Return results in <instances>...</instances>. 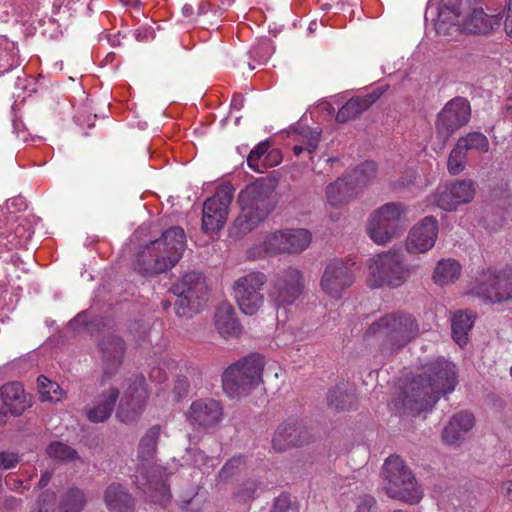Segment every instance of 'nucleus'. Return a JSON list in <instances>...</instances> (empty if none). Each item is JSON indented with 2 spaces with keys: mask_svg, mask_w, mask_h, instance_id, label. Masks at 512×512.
Returning <instances> with one entry per match:
<instances>
[{
  "mask_svg": "<svg viewBox=\"0 0 512 512\" xmlns=\"http://www.w3.org/2000/svg\"><path fill=\"white\" fill-rule=\"evenodd\" d=\"M260 489V482L248 479L237 486L233 493V498L237 503L250 504L258 497Z\"/></svg>",
  "mask_w": 512,
  "mask_h": 512,
  "instance_id": "nucleus-40",
  "label": "nucleus"
},
{
  "mask_svg": "<svg viewBox=\"0 0 512 512\" xmlns=\"http://www.w3.org/2000/svg\"><path fill=\"white\" fill-rule=\"evenodd\" d=\"M302 272L289 267L277 273L270 282L268 297L275 308L293 305L304 289Z\"/></svg>",
  "mask_w": 512,
  "mask_h": 512,
  "instance_id": "nucleus-13",
  "label": "nucleus"
},
{
  "mask_svg": "<svg viewBox=\"0 0 512 512\" xmlns=\"http://www.w3.org/2000/svg\"><path fill=\"white\" fill-rule=\"evenodd\" d=\"M233 197V187L223 185L204 202L202 215V229L204 232H217L222 229L226 223Z\"/></svg>",
  "mask_w": 512,
  "mask_h": 512,
  "instance_id": "nucleus-15",
  "label": "nucleus"
},
{
  "mask_svg": "<svg viewBox=\"0 0 512 512\" xmlns=\"http://www.w3.org/2000/svg\"><path fill=\"white\" fill-rule=\"evenodd\" d=\"M461 274L460 263L452 258L438 261L433 273V280L438 285H447L456 281Z\"/></svg>",
  "mask_w": 512,
  "mask_h": 512,
  "instance_id": "nucleus-34",
  "label": "nucleus"
},
{
  "mask_svg": "<svg viewBox=\"0 0 512 512\" xmlns=\"http://www.w3.org/2000/svg\"><path fill=\"white\" fill-rule=\"evenodd\" d=\"M185 247L186 235L183 228L170 227L160 237L138 247L134 255V269L144 276L167 272L180 261Z\"/></svg>",
  "mask_w": 512,
  "mask_h": 512,
  "instance_id": "nucleus-2",
  "label": "nucleus"
},
{
  "mask_svg": "<svg viewBox=\"0 0 512 512\" xmlns=\"http://www.w3.org/2000/svg\"><path fill=\"white\" fill-rule=\"evenodd\" d=\"M377 165L373 161H366L358 165L350 174L344 176L347 182L355 187L358 193L360 189L367 186L375 177Z\"/></svg>",
  "mask_w": 512,
  "mask_h": 512,
  "instance_id": "nucleus-36",
  "label": "nucleus"
},
{
  "mask_svg": "<svg viewBox=\"0 0 512 512\" xmlns=\"http://www.w3.org/2000/svg\"><path fill=\"white\" fill-rule=\"evenodd\" d=\"M367 285L370 288H398L412 275V268L405 256L397 251L388 250L369 258L367 262Z\"/></svg>",
  "mask_w": 512,
  "mask_h": 512,
  "instance_id": "nucleus-6",
  "label": "nucleus"
},
{
  "mask_svg": "<svg viewBox=\"0 0 512 512\" xmlns=\"http://www.w3.org/2000/svg\"><path fill=\"white\" fill-rule=\"evenodd\" d=\"M343 397L344 394L340 390L335 389L330 391L327 397L328 405L337 410L345 409V405L342 400Z\"/></svg>",
  "mask_w": 512,
  "mask_h": 512,
  "instance_id": "nucleus-50",
  "label": "nucleus"
},
{
  "mask_svg": "<svg viewBox=\"0 0 512 512\" xmlns=\"http://www.w3.org/2000/svg\"><path fill=\"white\" fill-rule=\"evenodd\" d=\"M170 290L177 296L174 309L179 317H188L198 313L207 301L206 279L199 272L186 273L172 285Z\"/></svg>",
  "mask_w": 512,
  "mask_h": 512,
  "instance_id": "nucleus-10",
  "label": "nucleus"
},
{
  "mask_svg": "<svg viewBox=\"0 0 512 512\" xmlns=\"http://www.w3.org/2000/svg\"><path fill=\"white\" fill-rule=\"evenodd\" d=\"M214 325L223 338L238 336L241 333V326L236 318L235 309L228 302H222L217 306Z\"/></svg>",
  "mask_w": 512,
  "mask_h": 512,
  "instance_id": "nucleus-27",
  "label": "nucleus"
},
{
  "mask_svg": "<svg viewBox=\"0 0 512 512\" xmlns=\"http://www.w3.org/2000/svg\"><path fill=\"white\" fill-rule=\"evenodd\" d=\"M502 493L505 497L512 500V481H507L502 485Z\"/></svg>",
  "mask_w": 512,
  "mask_h": 512,
  "instance_id": "nucleus-58",
  "label": "nucleus"
},
{
  "mask_svg": "<svg viewBox=\"0 0 512 512\" xmlns=\"http://www.w3.org/2000/svg\"><path fill=\"white\" fill-rule=\"evenodd\" d=\"M198 489V486H193L180 496L178 505L181 510L189 512H198L200 510V503L197 501Z\"/></svg>",
  "mask_w": 512,
  "mask_h": 512,
  "instance_id": "nucleus-48",
  "label": "nucleus"
},
{
  "mask_svg": "<svg viewBox=\"0 0 512 512\" xmlns=\"http://www.w3.org/2000/svg\"><path fill=\"white\" fill-rule=\"evenodd\" d=\"M19 462V457L10 452H0V469H11Z\"/></svg>",
  "mask_w": 512,
  "mask_h": 512,
  "instance_id": "nucleus-51",
  "label": "nucleus"
},
{
  "mask_svg": "<svg viewBox=\"0 0 512 512\" xmlns=\"http://www.w3.org/2000/svg\"><path fill=\"white\" fill-rule=\"evenodd\" d=\"M37 386L42 401L57 402L63 397V390L59 384L43 375L37 378Z\"/></svg>",
  "mask_w": 512,
  "mask_h": 512,
  "instance_id": "nucleus-41",
  "label": "nucleus"
},
{
  "mask_svg": "<svg viewBox=\"0 0 512 512\" xmlns=\"http://www.w3.org/2000/svg\"><path fill=\"white\" fill-rule=\"evenodd\" d=\"M259 249L260 250L258 252H251V255L254 257H262L264 255L274 256L278 254H287V248L284 245L282 230H276L268 233L264 237Z\"/></svg>",
  "mask_w": 512,
  "mask_h": 512,
  "instance_id": "nucleus-38",
  "label": "nucleus"
},
{
  "mask_svg": "<svg viewBox=\"0 0 512 512\" xmlns=\"http://www.w3.org/2000/svg\"><path fill=\"white\" fill-rule=\"evenodd\" d=\"M383 473L388 481L385 490L389 497L408 504H416L421 500L422 491L399 456H390L386 459Z\"/></svg>",
  "mask_w": 512,
  "mask_h": 512,
  "instance_id": "nucleus-9",
  "label": "nucleus"
},
{
  "mask_svg": "<svg viewBox=\"0 0 512 512\" xmlns=\"http://www.w3.org/2000/svg\"><path fill=\"white\" fill-rule=\"evenodd\" d=\"M303 428L294 422H286L276 429L272 439L273 448L283 451L290 446H301L305 440L302 439Z\"/></svg>",
  "mask_w": 512,
  "mask_h": 512,
  "instance_id": "nucleus-30",
  "label": "nucleus"
},
{
  "mask_svg": "<svg viewBox=\"0 0 512 512\" xmlns=\"http://www.w3.org/2000/svg\"><path fill=\"white\" fill-rule=\"evenodd\" d=\"M456 366L438 358L423 366L402 391L403 406L416 415L432 408L440 396L454 391L457 384Z\"/></svg>",
  "mask_w": 512,
  "mask_h": 512,
  "instance_id": "nucleus-1",
  "label": "nucleus"
},
{
  "mask_svg": "<svg viewBox=\"0 0 512 512\" xmlns=\"http://www.w3.org/2000/svg\"><path fill=\"white\" fill-rule=\"evenodd\" d=\"M504 28L506 33L512 37V0L509 1L505 11Z\"/></svg>",
  "mask_w": 512,
  "mask_h": 512,
  "instance_id": "nucleus-54",
  "label": "nucleus"
},
{
  "mask_svg": "<svg viewBox=\"0 0 512 512\" xmlns=\"http://www.w3.org/2000/svg\"><path fill=\"white\" fill-rule=\"evenodd\" d=\"M405 213V206L395 202L386 203L374 210L367 222L370 239L378 245H384L398 237L405 227Z\"/></svg>",
  "mask_w": 512,
  "mask_h": 512,
  "instance_id": "nucleus-8",
  "label": "nucleus"
},
{
  "mask_svg": "<svg viewBox=\"0 0 512 512\" xmlns=\"http://www.w3.org/2000/svg\"><path fill=\"white\" fill-rule=\"evenodd\" d=\"M475 195L471 180H458L449 185L439 186L433 194V202L445 211H454L459 205L471 202Z\"/></svg>",
  "mask_w": 512,
  "mask_h": 512,
  "instance_id": "nucleus-18",
  "label": "nucleus"
},
{
  "mask_svg": "<svg viewBox=\"0 0 512 512\" xmlns=\"http://www.w3.org/2000/svg\"><path fill=\"white\" fill-rule=\"evenodd\" d=\"M160 430L159 425H154L140 439L135 483L151 502L165 506L171 499L170 487L165 468L155 462Z\"/></svg>",
  "mask_w": 512,
  "mask_h": 512,
  "instance_id": "nucleus-3",
  "label": "nucleus"
},
{
  "mask_svg": "<svg viewBox=\"0 0 512 512\" xmlns=\"http://www.w3.org/2000/svg\"><path fill=\"white\" fill-rule=\"evenodd\" d=\"M274 52V47L270 39H261L249 50L250 58L258 64H264L268 61Z\"/></svg>",
  "mask_w": 512,
  "mask_h": 512,
  "instance_id": "nucleus-44",
  "label": "nucleus"
},
{
  "mask_svg": "<svg viewBox=\"0 0 512 512\" xmlns=\"http://www.w3.org/2000/svg\"><path fill=\"white\" fill-rule=\"evenodd\" d=\"M308 127H305L301 130L300 132V140H299V143L302 144V145H306L307 143V138L305 137V130L307 129Z\"/></svg>",
  "mask_w": 512,
  "mask_h": 512,
  "instance_id": "nucleus-61",
  "label": "nucleus"
},
{
  "mask_svg": "<svg viewBox=\"0 0 512 512\" xmlns=\"http://www.w3.org/2000/svg\"><path fill=\"white\" fill-rule=\"evenodd\" d=\"M183 13L185 16H190L193 14V7L190 5H185L183 7Z\"/></svg>",
  "mask_w": 512,
  "mask_h": 512,
  "instance_id": "nucleus-63",
  "label": "nucleus"
},
{
  "mask_svg": "<svg viewBox=\"0 0 512 512\" xmlns=\"http://www.w3.org/2000/svg\"><path fill=\"white\" fill-rule=\"evenodd\" d=\"M438 237V221L426 216L412 227L406 240V249L410 254L426 253L433 248Z\"/></svg>",
  "mask_w": 512,
  "mask_h": 512,
  "instance_id": "nucleus-19",
  "label": "nucleus"
},
{
  "mask_svg": "<svg viewBox=\"0 0 512 512\" xmlns=\"http://www.w3.org/2000/svg\"><path fill=\"white\" fill-rule=\"evenodd\" d=\"M418 334L419 325L412 315L392 312L371 323L364 339L378 345L382 355H391L403 349Z\"/></svg>",
  "mask_w": 512,
  "mask_h": 512,
  "instance_id": "nucleus-4",
  "label": "nucleus"
},
{
  "mask_svg": "<svg viewBox=\"0 0 512 512\" xmlns=\"http://www.w3.org/2000/svg\"><path fill=\"white\" fill-rule=\"evenodd\" d=\"M86 502L84 491L78 487H71L61 496L57 511L52 512H81Z\"/></svg>",
  "mask_w": 512,
  "mask_h": 512,
  "instance_id": "nucleus-37",
  "label": "nucleus"
},
{
  "mask_svg": "<svg viewBox=\"0 0 512 512\" xmlns=\"http://www.w3.org/2000/svg\"><path fill=\"white\" fill-rule=\"evenodd\" d=\"M474 314L472 312H457L452 318V337L455 342L463 347L468 342V334L474 323Z\"/></svg>",
  "mask_w": 512,
  "mask_h": 512,
  "instance_id": "nucleus-35",
  "label": "nucleus"
},
{
  "mask_svg": "<svg viewBox=\"0 0 512 512\" xmlns=\"http://www.w3.org/2000/svg\"><path fill=\"white\" fill-rule=\"evenodd\" d=\"M440 18H442V20L439 23H437L436 27L438 33H441L443 31V24L445 23L446 20L444 12L440 13Z\"/></svg>",
  "mask_w": 512,
  "mask_h": 512,
  "instance_id": "nucleus-60",
  "label": "nucleus"
},
{
  "mask_svg": "<svg viewBox=\"0 0 512 512\" xmlns=\"http://www.w3.org/2000/svg\"><path fill=\"white\" fill-rule=\"evenodd\" d=\"M375 504V499L372 496L365 495L360 498L355 512H370Z\"/></svg>",
  "mask_w": 512,
  "mask_h": 512,
  "instance_id": "nucleus-53",
  "label": "nucleus"
},
{
  "mask_svg": "<svg viewBox=\"0 0 512 512\" xmlns=\"http://www.w3.org/2000/svg\"><path fill=\"white\" fill-rule=\"evenodd\" d=\"M474 426V417L471 413L460 412L455 414L442 432V439L448 445L458 444Z\"/></svg>",
  "mask_w": 512,
  "mask_h": 512,
  "instance_id": "nucleus-28",
  "label": "nucleus"
},
{
  "mask_svg": "<svg viewBox=\"0 0 512 512\" xmlns=\"http://www.w3.org/2000/svg\"><path fill=\"white\" fill-rule=\"evenodd\" d=\"M19 65L18 49L8 38L0 37V76Z\"/></svg>",
  "mask_w": 512,
  "mask_h": 512,
  "instance_id": "nucleus-39",
  "label": "nucleus"
},
{
  "mask_svg": "<svg viewBox=\"0 0 512 512\" xmlns=\"http://www.w3.org/2000/svg\"><path fill=\"white\" fill-rule=\"evenodd\" d=\"M266 283L267 276L260 271L249 272L234 282V298L244 314L255 315L263 306Z\"/></svg>",
  "mask_w": 512,
  "mask_h": 512,
  "instance_id": "nucleus-12",
  "label": "nucleus"
},
{
  "mask_svg": "<svg viewBox=\"0 0 512 512\" xmlns=\"http://www.w3.org/2000/svg\"><path fill=\"white\" fill-rule=\"evenodd\" d=\"M284 245L287 254L301 253L311 243V233L307 229H284L282 230Z\"/></svg>",
  "mask_w": 512,
  "mask_h": 512,
  "instance_id": "nucleus-33",
  "label": "nucleus"
},
{
  "mask_svg": "<svg viewBox=\"0 0 512 512\" xmlns=\"http://www.w3.org/2000/svg\"><path fill=\"white\" fill-rule=\"evenodd\" d=\"M17 201H21V202H23L21 198H19V199H12V200H10V201L8 202V207H10V206H12V205H15Z\"/></svg>",
  "mask_w": 512,
  "mask_h": 512,
  "instance_id": "nucleus-64",
  "label": "nucleus"
},
{
  "mask_svg": "<svg viewBox=\"0 0 512 512\" xmlns=\"http://www.w3.org/2000/svg\"><path fill=\"white\" fill-rule=\"evenodd\" d=\"M189 383L186 378L178 379L177 385L175 386V391L179 395V397H182L186 395L188 391Z\"/></svg>",
  "mask_w": 512,
  "mask_h": 512,
  "instance_id": "nucleus-56",
  "label": "nucleus"
},
{
  "mask_svg": "<svg viewBox=\"0 0 512 512\" xmlns=\"http://www.w3.org/2000/svg\"><path fill=\"white\" fill-rule=\"evenodd\" d=\"M51 478H52V472H50V471H46V472H44V473L41 475V478H40V480H39V482H38V487H39L40 489L45 488V487L49 484V482H50Z\"/></svg>",
  "mask_w": 512,
  "mask_h": 512,
  "instance_id": "nucleus-57",
  "label": "nucleus"
},
{
  "mask_svg": "<svg viewBox=\"0 0 512 512\" xmlns=\"http://www.w3.org/2000/svg\"><path fill=\"white\" fill-rule=\"evenodd\" d=\"M274 191L275 184L269 178H259L240 191V214L234 221L240 233L252 231L268 217L276 204Z\"/></svg>",
  "mask_w": 512,
  "mask_h": 512,
  "instance_id": "nucleus-5",
  "label": "nucleus"
},
{
  "mask_svg": "<svg viewBox=\"0 0 512 512\" xmlns=\"http://www.w3.org/2000/svg\"><path fill=\"white\" fill-rule=\"evenodd\" d=\"M46 453L50 458L61 462L74 460L78 457L75 449L60 441L50 443Z\"/></svg>",
  "mask_w": 512,
  "mask_h": 512,
  "instance_id": "nucleus-43",
  "label": "nucleus"
},
{
  "mask_svg": "<svg viewBox=\"0 0 512 512\" xmlns=\"http://www.w3.org/2000/svg\"><path fill=\"white\" fill-rule=\"evenodd\" d=\"M379 97L380 93L377 91H373L362 96L352 97L338 110L336 121L339 123H345L357 118Z\"/></svg>",
  "mask_w": 512,
  "mask_h": 512,
  "instance_id": "nucleus-29",
  "label": "nucleus"
},
{
  "mask_svg": "<svg viewBox=\"0 0 512 512\" xmlns=\"http://www.w3.org/2000/svg\"><path fill=\"white\" fill-rule=\"evenodd\" d=\"M232 106L236 109H240L243 105V98L241 95H234L232 99Z\"/></svg>",
  "mask_w": 512,
  "mask_h": 512,
  "instance_id": "nucleus-59",
  "label": "nucleus"
},
{
  "mask_svg": "<svg viewBox=\"0 0 512 512\" xmlns=\"http://www.w3.org/2000/svg\"><path fill=\"white\" fill-rule=\"evenodd\" d=\"M150 377L154 381L162 382L167 379V373H166V371L162 370L161 368L154 367L151 369Z\"/></svg>",
  "mask_w": 512,
  "mask_h": 512,
  "instance_id": "nucleus-55",
  "label": "nucleus"
},
{
  "mask_svg": "<svg viewBox=\"0 0 512 512\" xmlns=\"http://www.w3.org/2000/svg\"><path fill=\"white\" fill-rule=\"evenodd\" d=\"M481 1H482V0H460V4H461L462 6H465V5L470 6V5H472V4H478V3H480Z\"/></svg>",
  "mask_w": 512,
  "mask_h": 512,
  "instance_id": "nucleus-62",
  "label": "nucleus"
},
{
  "mask_svg": "<svg viewBox=\"0 0 512 512\" xmlns=\"http://www.w3.org/2000/svg\"><path fill=\"white\" fill-rule=\"evenodd\" d=\"M147 397L145 378L142 375H136L120 400L117 418L125 424L137 421L144 411Z\"/></svg>",
  "mask_w": 512,
  "mask_h": 512,
  "instance_id": "nucleus-17",
  "label": "nucleus"
},
{
  "mask_svg": "<svg viewBox=\"0 0 512 512\" xmlns=\"http://www.w3.org/2000/svg\"><path fill=\"white\" fill-rule=\"evenodd\" d=\"M99 350L104 378H111L123 362L125 343L116 335H105L99 343Z\"/></svg>",
  "mask_w": 512,
  "mask_h": 512,
  "instance_id": "nucleus-24",
  "label": "nucleus"
},
{
  "mask_svg": "<svg viewBox=\"0 0 512 512\" xmlns=\"http://www.w3.org/2000/svg\"><path fill=\"white\" fill-rule=\"evenodd\" d=\"M119 398V390L111 387L103 391L96 398L93 405L85 408V414L92 423H103L112 415L116 402Z\"/></svg>",
  "mask_w": 512,
  "mask_h": 512,
  "instance_id": "nucleus-25",
  "label": "nucleus"
},
{
  "mask_svg": "<svg viewBox=\"0 0 512 512\" xmlns=\"http://www.w3.org/2000/svg\"><path fill=\"white\" fill-rule=\"evenodd\" d=\"M34 231L26 222L6 221L5 210L0 207V255L27 244Z\"/></svg>",
  "mask_w": 512,
  "mask_h": 512,
  "instance_id": "nucleus-20",
  "label": "nucleus"
},
{
  "mask_svg": "<svg viewBox=\"0 0 512 512\" xmlns=\"http://www.w3.org/2000/svg\"><path fill=\"white\" fill-rule=\"evenodd\" d=\"M31 406V399L19 382H9L0 388V424L7 415L20 416Z\"/></svg>",
  "mask_w": 512,
  "mask_h": 512,
  "instance_id": "nucleus-21",
  "label": "nucleus"
},
{
  "mask_svg": "<svg viewBox=\"0 0 512 512\" xmlns=\"http://www.w3.org/2000/svg\"><path fill=\"white\" fill-rule=\"evenodd\" d=\"M470 293L492 303L512 299V267L487 269L476 279Z\"/></svg>",
  "mask_w": 512,
  "mask_h": 512,
  "instance_id": "nucleus-11",
  "label": "nucleus"
},
{
  "mask_svg": "<svg viewBox=\"0 0 512 512\" xmlns=\"http://www.w3.org/2000/svg\"><path fill=\"white\" fill-rule=\"evenodd\" d=\"M471 108L469 101L463 97L451 99L438 113L435 129L436 136L444 145L459 128L470 120Z\"/></svg>",
  "mask_w": 512,
  "mask_h": 512,
  "instance_id": "nucleus-14",
  "label": "nucleus"
},
{
  "mask_svg": "<svg viewBox=\"0 0 512 512\" xmlns=\"http://www.w3.org/2000/svg\"><path fill=\"white\" fill-rule=\"evenodd\" d=\"M223 418L221 404L210 398L192 402L188 411V420L193 426L204 429L215 427Z\"/></svg>",
  "mask_w": 512,
  "mask_h": 512,
  "instance_id": "nucleus-23",
  "label": "nucleus"
},
{
  "mask_svg": "<svg viewBox=\"0 0 512 512\" xmlns=\"http://www.w3.org/2000/svg\"><path fill=\"white\" fill-rule=\"evenodd\" d=\"M457 143L460 145V148H463L466 152L468 150H475L480 153H486L489 150V141L487 137L480 132H471L459 138Z\"/></svg>",
  "mask_w": 512,
  "mask_h": 512,
  "instance_id": "nucleus-42",
  "label": "nucleus"
},
{
  "mask_svg": "<svg viewBox=\"0 0 512 512\" xmlns=\"http://www.w3.org/2000/svg\"><path fill=\"white\" fill-rule=\"evenodd\" d=\"M453 18V26L460 31L472 34H487L500 27L502 19L498 15L486 14L482 8H473L466 16L454 14Z\"/></svg>",
  "mask_w": 512,
  "mask_h": 512,
  "instance_id": "nucleus-22",
  "label": "nucleus"
},
{
  "mask_svg": "<svg viewBox=\"0 0 512 512\" xmlns=\"http://www.w3.org/2000/svg\"><path fill=\"white\" fill-rule=\"evenodd\" d=\"M245 465V459L242 456H234L229 459L219 471L217 478L220 482L229 480L238 473Z\"/></svg>",
  "mask_w": 512,
  "mask_h": 512,
  "instance_id": "nucleus-47",
  "label": "nucleus"
},
{
  "mask_svg": "<svg viewBox=\"0 0 512 512\" xmlns=\"http://www.w3.org/2000/svg\"><path fill=\"white\" fill-rule=\"evenodd\" d=\"M357 192L347 180L342 177L326 187L327 202L332 207H340L351 201Z\"/></svg>",
  "mask_w": 512,
  "mask_h": 512,
  "instance_id": "nucleus-32",
  "label": "nucleus"
},
{
  "mask_svg": "<svg viewBox=\"0 0 512 512\" xmlns=\"http://www.w3.org/2000/svg\"><path fill=\"white\" fill-rule=\"evenodd\" d=\"M466 165V151L457 143L448 158V171L452 175L461 173Z\"/></svg>",
  "mask_w": 512,
  "mask_h": 512,
  "instance_id": "nucleus-45",
  "label": "nucleus"
},
{
  "mask_svg": "<svg viewBox=\"0 0 512 512\" xmlns=\"http://www.w3.org/2000/svg\"><path fill=\"white\" fill-rule=\"evenodd\" d=\"M270 149L268 142H261L247 157L248 166L259 173H263L267 168L274 167L282 161V154L277 149Z\"/></svg>",
  "mask_w": 512,
  "mask_h": 512,
  "instance_id": "nucleus-26",
  "label": "nucleus"
},
{
  "mask_svg": "<svg viewBox=\"0 0 512 512\" xmlns=\"http://www.w3.org/2000/svg\"><path fill=\"white\" fill-rule=\"evenodd\" d=\"M269 512H299L292 504L288 495L282 494L275 498Z\"/></svg>",
  "mask_w": 512,
  "mask_h": 512,
  "instance_id": "nucleus-49",
  "label": "nucleus"
},
{
  "mask_svg": "<svg viewBox=\"0 0 512 512\" xmlns=\"http://www.w3.org/2000/svg\"><path fill=\"white\" fill-rule=\"evenodd\" d=\"M263 369L264 358L257 353L233 363L222 375L224 391L230 397L240 396L262 381Z\"/></svg>",
  "mask_w": 512,
  "mask_h": 512,
  "instance_id": "nucleus-7",
  "label": "nucleus"
},
{
  "mask_svg": "<svg viewBox=\"0 0 512 512\" xmlns=\"http://www.w3.org/2000/svg\"><path fill=\"white\" fill-rule=\"evenodd\" d=\"M352 265L341 259L329 261L320 280L321 290L331 298L340 299L355 282Z\"/></svg>",
  "mask_w": 512,
  "mask_h": 512,
  "instance_id": "nucleus-16",
  "label": "nucleus"
},
{
  "mask_svg": "<svg viewBox=\"0 0 512 512\" xmlns=\"http://www.w3.org/2000/svg\"><path fill=\"white\" fill-rule=\"evenodd\" d=\"M193 461H194V464L196 466H198L199 468L205 467V466L214 467V465H215V463H214L215 459L212 457L206 456L203 451H196L193 456Z\"/></svg>",
  "mask_w": 512,
  "mask_h": 512,
  "instance_id": "nucleus-52",
  "label": "nucleus"
},
{
  "mask_svg": "<svg viewBox=\"0 0 512 512\" xmlns=\"http://www.w3.org/2000/svg\"><path fill=\"white\" fill-rule=\"evenodd\" d=\"M305 132V137L307 138L306 145L299 143L293 147V152L297 156L300 155L303 151H307L309 154H313L319 145L321 131L318 128H307Z\"/></svg>",
  "mask_w": 512,
  "mask_h": 512,
  "instance_id": "nucleus-46",
  "label": "nucleus"
},
{
  "mask_svg": "<svg viewBox=\"0 0 512 512\" xmlns=\"http://www.w3.org/2000/svg\"><path fill=\"white\" fill-rule=\"evenodd\" d=\"M104 500L112 512H128L133 507L131 495L120 484H110L105 490Z\"/></svg>",
  "mask_w": 512,
  "mask_h": 512,
  "instance_id": "nucleus-31",
  "label": "nucleus"
}]
</instances>
